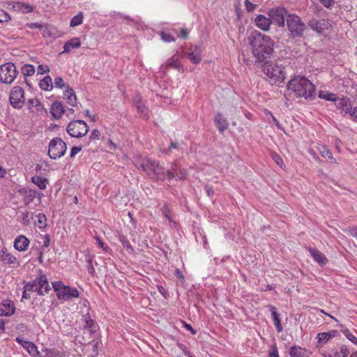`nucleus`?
Segmentation results:
<instances>
[{"mask_svg":"<svg viewBox=\"0 0 357 357\" xmlns=\"http://www.w3.org/2000/svg\"><path fill=\"white\" fill-rule=\"evenodd\" d=\"M318 149L322 157L328 158V159H331L332 162L335 163L336 162V160L333 158L331 152L325 146L321 145L318 148Z\"/></svg>","mask_w":357,"mask_h":357,"instance_id":"f704fd0d","label":"nucleus"},{"mask_svg":"<svg viewBox=\"0 0 357 357\" xmlns=\"http://www.w3.org/2000/svg\"><path fill=\"white\" fill-rule=\"evenodd\" d=\"M84 19V15L82 12H79L75 16H74L70 23L71 27H75L82 24Z\"/></svg>","mask_w":357,"mask_h":357,"instance_id":"72a5a7b5","label":"nucleus"},{"mask_svg":"<svg viewBox=\"0 0 357 357\" xmlns=\"http://www.w3.org/2000/svg\"><path fill=\"white\" fill-rule=\"evenodd\" d=\"M37 70H38V74L43 75L45 73L49 72L50 69H49L48 66H47L39 65L38 66Z\"/></svg>","mask_w":357,"mask_h":357,"instance_id":"6e6d98bb","label":"nucleus"},{"mask_svg":"<svg viewBox=\"0 0 357 357\" xmlns=\"http://www.w3.org/2000/svg\"><path fill=\"white\" fill-rule=\"evenodd\" d=\"M343 334L354 344L357 345V337H356L348 329L342 330Z\"/></svg>","mask_w":357,"mask_h":357,"instance_id":"49530a36","label":"nucleus"},{"mask_svg":"<svg viewBox=\"0 0 357 357\" xmlns=\"http://www.w3.org/2000/svg\"><path fill=\"white\" fill-rule=\"evenodd\" d=\"M319 98L334 102L337 99L336 95L335 93H329L328 91H320L319 93Z\"/></svg>","mask_w":357,"mask_h":357,"instance_id":"e433bc0d","label":"nucleus"},{"mask_svg":"<svg viewBox=\"0 0 357 357\" xmlns=\"http://www.w3.org/2000/svg\"><path fill=\"white\" fill-rule=\"evenodd\" d=\"M309 26L317 33H322L328 29L330 24L328 21L326 20H311L309 22Z\"/></svg>","mask_w":357,"mask_h":357,"instance_id":"f8f14e48","label":"nucleus"},{"mask_svg":"<svg viewBox=\"0 0 357 357\" xmlns=\"http://www.w3.org/2000/svg\"><path fill=\"white\" fill-rule=\"evenodd\" d=\"M19 74L13 63L8 62L0 66V82L6 84H11Z\"/></svg>","mask_w":357,"mask_h":357,"instance_id":"0eeeda50","label":"nucleus"},{"mask_svg":"<svg viewBox=\"0 0 357 357\" xmlns=\"http://www.w3.org/2000/svg\"><path fill=\"white\" fill-rule=\"evenodd\" d=\"M52 287L59 300H68L77 298L79 296V293L76 288L66 286L60 281L52 282Z\"/></svg>","mask_w":357,"mask_h":357,"instance_id":"423d86ee","label":"nucleus"},{"mask_svg":"<svg viewBox=\"0 0 357 357\" xmlns=\"http://www.w3.org/2000/svg\"><path fill=\"white\" fill-rule=\"evenodd\" d=\"M188 31L186 29H182L181 30L180 34L178 35V37L181 38H187L188 36Z\"/></svg>","mask_w":357,"mask_h":357,"instance_id":"e2e57ef3","label":"nucleus"},{"mask_svg":"<svg viewBox=\"0 0 357 357\" xmlns=\"http://www.w3.org/2000/svg\"><path fill=\"white\" fill-rule=\"evenodd\" d=\"M29 347L27 349L28 353L34 357H39L40 356V352L38 350L37 347L32 343L31 344H29Z\"/></svg>","mask_w":357,"mask_h":357,"instance_id":"a18cd8bd","label":"nucleus"},{"mask_svg":"<svg viewBox=\"0 0 357 357\" xmlns=\"http://www.w3.org/2000/svg\"><path fill=\"white\" fill-rule=\"evenodd\" d=\"M335 331H331L327 333H318L317 338L319 339V342L322 344L326 343L330 339L335 336Z\"/></svg>","mask_w":357,"mask_h":357,"instance_id":"c85d7f7f","label":"nucleus"},{"mask_svg":"<svg viewBox=\"0 0 357 357\" xmlns=\"http://www.w3.org/2000/svg\"><path fill=\"white\" fill-rule=\"evenodd\" d=\"M10 105L15 109H21L24 103V91L22 87L15 86L10 94Z\"/></svg>","mask_w":357,"mask_h":357,"instance_id":"9d476101","label":"nucleus"},{"mask_svg":"<svg viewBox=\"0 0 357 357\" xmlns=\"http://www.w3.org/2000/svg\"><path fill=\"white\" fill-rule=\"evenodd\" d=\"M29 240L23 235L17 237L14 241V248L20 252L25 251L28 248Z\"/></svg>","mask_w":357,"mask_h":357,"instance_id":"dca6fc26","label":"nucleus"},{"mask_svg":"<svg viewBox=\"0 0 357 357\" xmlns=\"http://www.w3.org/2000/svg\"><path fill=\"white\" fill-rule=\"evenodd\" d=\"M82 150V147L74 146L71 149L70 157L73 158L77 153Z\"/></svg>","mask_w":357,"mask_h":357,"instance_id":"bf43d9fd","label":"nucleus"},{"mask_svg":"<svg viewBox=\"0 0 357 357\" xmlns=\"http://www.w3.org/2000/svg\"><path fill=\"white\" fill-rule=\"evenodd\" d=\"M10 17L8 13L3 10L0 9V23L8 22Z\"/></svg>","mask_w":357,"mask_h":357,"instance_id":"09e8293b","label":"nucleus"},{"mask_svg":"<svg viewBox=\"0 0 357 357\" xmlns=\"http://www.w3.org/2000/svg\"><path fill=\"white\" fill-rule=\"evenodd\" d=\"M168 67H171V68H180V63L179 62L177 61V59H171L170 61H169V62L167 63V66L166 68H168Z\"/></svg>","mask_w":357,"mask_h":357,"instance_id":"603ef678","label":"nucleus"},{"mask_svg":"<svg viewBox=\"0 0 357 357\" xmlns=\"http://www.w3.org/2000/svg\"><path fill=\"white\" fill-rule=\"evenodd\" d=\"M245 6L246 10L248 12L252 11L256 7V5H255L252 2L249 1L248 0L245 1Z\"/></svg>","mask_w":357,"mask_h":357,"instance_id":"4d7b16f0","label":"nucleus"},{"mask_svg":"<svg viewBox=\"0 0 357 357\" xmlns=\"http://www.w3.org/2000/svg\"><path fill=\"white\" fill-rule=\"evenodd\" d=\"M351 116L353 117V119L357 121V107H355L352 112L351 113Z\"/></svg>","mask_w":357,"mask_h":357,"instance_id":"774afa93","label":"nucleus"},{"mask_svg":"<svg viewBox=\"0 0 357 357\" xmlns=\"http://www.w3.org/2000/svg\"><path fill=\"white\" fill-rule=\"evenodd\" d=\"M12 9L15 11L28 13L33 11V7L29 4L21 2H15L12 6Z\"/></svg>","mask_w":357,"mask_h":357,"instance_id":"aec40b11","label":"nucleus"},{"mask_svg":"<svg viewBox=\"0 0 357 357\" xmlns=\"http://www.w3.org/2000/svg\"><path fill=\"white\" fill-rule=\"evenodd\" d=\"M161 38L162 39V40L167 43H171L175 40L174 36H172L170 33L166 32L161 33Z\"/></svg>","mask_w":357,"mask_h":357,"instance_id":"8fccbe9b","label":"nucleus"},{"mask_svg":"<svg viewBox=\"0 0 357 357\" xmlns=\"http://www.w3.org/2000/svg\"><path fill=\"white\" fill-rule=\"evenodd\" d=\"M309 252L311 255V256L313 257V259L320 265L324 266L328 262L327 258L325 257V255L321 253L320 251H319L317 249L314 248H310Z\"/></svg>","mask_w":357,"mask_h":357,"instance_id":"f3484780","label":"nucleus"},{"mask_svg":"<svg viewBox=\"0 0 357 357\" xmlns=\"http://www.w3.org/2000/svg\"><path fill=\"white\" fill-rule=\"evenodd\" d=\"M287 11L282 7L273 8L268 13L272 23L277 24L279 26H284L285 24V19L287 18Z\"/></svg>","mask_w":357,"mask_h":357,"instance_id":"9b49d317","label":"nucleus"},{"mask_svg":"<svg viewBox=\"0 0 357 357\" xmlns=\"http://www.w3.org/2000/svg\"><path fill=\"white\" fill-rule=\"evenodd\" d=\"M135 165L137 167H141L152 179L164 180L167 178V170L154 160L144 158L136 161Z\"/></svg>","mask_w":357,"mask_h":357,"instance_id":"7ed1b4c3","label":"nucleus"},{"mask_svg":"<svg viewBox=\"0 0 357 357\" xmlns=\"http://www.w3.org/2000/svg\"><path fill=\"white\" fill-rule=\"evenodd\" d=\"M177 345H178V348L184 352L185 355H186L189 357H192L190 356V351L187 350V348L184 344H183L181 343H178Z\"/></svg>","mask_w":357,"mask_h":357,"instance_id":"13d9d810","label":"nucleus"},{"mask_svg":"<svg viewBox=\"0 0 357 357\" xmlns=\"http://www.w3.org/2000/svg\"><path fill=\"white\" fill-rule=\"evenodd\" d=\"M179 169V166L176 162H174L172 164L171 167L169 170H171L172 172L176 173Z\"/></svg>","mask_w":357,"mask_h":357,"instance_id":"0e129e2a","label":"nucleus"},{"mask_svg":"<svg viewBox=\"0 0 357 357\" xmlns=\"http://www.w3.org/2000/svg\"><path fill=\"white\" fill-rule=\"evenodd\" d=\"M64 95L66 98L67 102L70 105H71V106L76 105L77 97H76L74 90L71 87H69V86L66 87V89L64 92Z\"/></svg>","mask_w":357,"mask_h":357,"instance_id":"4be33fe9","label":"nucleus"},{"mask_svg":"<svg viewBox=\"0 0 357 357\" xmlns=\"http://www.w3.org/2000/svg\"><path fill=\"white\" fill-rule=\"evenodd\" d=\"M335 104L336 107L341 110V112L344 114H347L350 112L352 108L351 102L348 98H337Z\"/></svg>","mask_w":357,"mask_h":357,"instance_id":"ddd939ff","label":"nucleus"},{"mask_svg":"<svg viewBox=\"0 0 357 357\" xmlns=\"http://www.w3.org/2000/svg\"><path fill=\"white\" fill-rule=\"evenodd\" d=\"M81 43L78 38H71L65 43L63 52H69L72 49L79 47Z\"/></svg>","mask_w":357,"mask_h":357,"instance_id":"5701e85b","label":"nucleus"},{"mask_svg":"<svg viewBox=\"0 0 357 357\" xmlns=\"http://www.w3.org/2000/svg\"><path fill=\"white\" fill-rule=\"evenodd\" d=\"M263 71L273 83L282 82L286 77L284 68L275 62L266 61L263 65Z\"/></svg>","mask_w":357,"mask_h":357,"instance_id":"20e7f679","label":"nucleus"},{"mask_svg":"<svg viewBox=\"0 0 357 357\" xmlns=\"http://www.w3.org/2000/svg\"><path fill=\"white\" fill-rule=\"evenodd\" d=\"M66 131L71 137L79 138L86 135L89 126L82 120L73 121L67 126Z\"/></svg>","mask_w":357,"mask_h":357,"instance_id":"1a4fd4ad","label":"nucleus"},{"mask_svg":"<svg viewBox=\"0 0 357 357\" xmlns=\"http://www.w3.org/2000/svg\"><path fill=\"white\" fill-rule=\"evenodd\" d=\"M205 190L206 191L208 196L212 197L213 195V190L211 187L206 185L205 187Z\"/></svg>","mask_w":357,"mask_h":357,"instance_id":"338daca9","label":"nucleus"},{"mask_svg":"<svg viewBox=\"0 0 357 357\" xmlns=\"http://www.w3.org/2000/svg\"><path fill=\"white\" fill-rule=\"evenodd\" d=\"M215 123L220 132H223L228 128V123L222 114H217L215 117Z\"/></svg>","mask_w":357,"mask_h":357,"instance_id":"412c9836","label":"nucleus"},{"mask_svg":"<svg viewBox=\"0 0 357 357\" xmlns=\"http://www.w3.org/2000/svg\"><path fill=\"white\" fill-rule=\"evenodd\" d=\"M291 357H304V351L301 347H291L289 351Z\"/></svg>","mask_w":357,"mask_h":357,"instance_id":"4c0bfd02","label":"nucleus"},{"mask_svg":"<svg viewBox=\"0 0 357 357\" xmlns=\"http://www.w3.org/2000/svg\"><path fill=\"white\" fill-rule=\"evenodd\" d=\"M100 132L98 130H93L91 135V139H98L99 137Z\"/></svg>","mask_w":357,"mask_h":357,"instance_id":"69168bd1","label":"nucleus"},{"mask_svg":"<svg viewBox=\"0 0 357 357\" xmlns=\"http://www.w3.org/2000/svg\"><path fill=\"white\" fill-rule=\"evenodd\" d=\"M0 260L5 264H14L17 259L16 258L13 256L11 254L8 252V250L6 248H3L0 253Z\"/></svg>","mask_w":357,"mask_h":357,"instance_id":"6ab92c4d","label":"nucleus"},{"mask_svg":"<svg viewBox=\"0 0 357 357\" xmlns=\"http://www.w3.org/2000/svg\"><path fill=\"white\" fill-rule=\"evenodd\" d=\"M21 72L25 77L32 76L35 73V68L33 65L25 64L22 66Z\"/></svg>","mask_w":357,"mask_h":357,"instance_id":"473e14b6","label":"nucleus"},{"mask_svg":"<svg viewBox=\"0 0 357 357\" xmlns=\"http://www.w3.org/2000/svg\"><path fill=\"white\" fill-rule=\"evenodd\" d=\"M39 86L42 90L50 91L52 89V80L50 76H45L39 84Z\"/></svg>","mask_w":357,"mask_h":357,"instance_id":"cd10ccee","label":"nucleus"},{"mask_svg":"<svg viewBox=\"0 0 357 357\" xmlns=\"http://www.w3.org/2000/svg\"><path fill=\"white\" fill-rule=\"evenodd\" d=\"M31 181L35 183L40 190H45L47 188V180L38 176H35L31 178Z\"/></svg>","mask_w":357,"mask_h":357,"instance_id":"c756f323","label":"nucleus"},{"mask_svg":"<svg viewBox=\"0 0 357 357\" xmlns=\"http://www.w3.org/2000/svg\"><path fill=\"white\" fill-rule=\"evenodd\" d=\"M119 238L124 248H130L132 250L130 242L124 236L120 235Z\"/></svg>","mask_w":357,"mask_h":357,"instance_id":"3c124183","label":"nucleus"},{"mask_svg":"<svg viewBox=\"0 0 357 357\" xmlns=\"http://www.w3.org/2000/svg\"><path fill=\"white\" fill-rule=\"evenodd\" d=\"M64 107L60 102L56 101L52 105L51 114L56 119H59L64 113Z\"/></svg>","mask_w":357,"mask_h":357,"instance_id":"a211bd4d","label":"nucleus"},{"mask_svg":"<svg viewBox=\"0 0 357 357\" xmlns=\"http://www.w3.org/2000/svg\"><path fill=\"white\" fill-rule=\"evenodd\" d=\"M29 109H32L33 107L36 108V111H40L43 109V106L40 101L37 98H31L28 101Z\"/></svg>","mask_w":357,"mask_h":357,"instance_id":"c9c22d12","label":"nucleus"},{"mask_svg":"<svg viewBox=\"0 0 357 357\" xmlns=\"http://www.w3.org/2000/svg\"><path fill=\"white\" fill-rule=\"evenodd\" d=\"M25 289L29 290V291L38 292L39 295H44L43 290L40 289L37 284V278L35 280H33L31 283H27L25 285Z\"/></svg>","mask_w":357,"mask_h":357,"instance_id":"7c9ffc66","label":"nucleus"},{"mask_svg":"<svg viewBox=\"0 0 357 357\" xmlns=\"http://www.w3.org/2000/svg\"><path fill=\"white\" fill-rule=\"evenodd\" d=\"M188 57L192 63L195 64L199 63L202 59L201 50L196 47L193 51L189 53Z\"/></svg>","mask_w":357,"mask_h":357,"instance_id":"a878e982","label":"nucleus"},{"mask_svg":"<svg viewBox=\"0 0 357 357\" xmlns=\"http://www.w3.org/2000/svg\"><path fill=\"white\" fill-rule=\"evenodd\" d=\"M29 27L31 29L38 28L42 29L44 35H48L50 36L52 35V28L47 25H43L39 23H31Z\"/></svg>","mask_w":357,"mask_h":357,"instance_id":"2f4dec72","label":"nucleus"},{"mask_svg":"<svg viewBox=\"0 0 357 357\" xmlns=\"http://www.w3.org/2000/svg\"><path fill=\"white\" fill-rule=\"evenodd\" d=\"M268 307L271 312L273 323L278 332H281L282 331V326L281 325L280 319L279 318V314L276 312V310L273 306L270 305Z\"/></svg>","mask_w":357,"mask_h":357,"instance_id":"b1692460","label":"nucleus"},{"mask_svg":"<svg viewBox=\"0 0 357 357\" xmlns=\"http://www.w3.org/2000/svg\"><path fill=\"white\" fill-rule=\"evenodd\" d=\"M248 40L257 61L263 62L271 58L275 43L270 36L255 31L248 37Z\"/></svg>","mask_w":357,"mask_h":357,"instance_id":"f257e3e1","label":"nucleus"},{"mask_svg":"<svg viewBox=\"0 0 357 357\" xmlns=\"http://www.w3.org/2000/svg\"><path fill=\"white\" fill-rule=\"evenodd\" d=\"M98 328L97 324L93 321H87L86 324L84 325V328L89 332V333H93L96 331Z\"/></svg>","mask_w":357,"mask_h":357,"instance_id":"a19ab883","label":"nucleus"},{"mask_svg":"<svg viewBox=\"0 0 357 357\" xmlns=\"http://www.w3.org/2000/svg\"><path fill=\"white\" fill-rule=\"evenodd\" d=\"M86 261H87L88 263V265H87V271L89 272V273L90 275H91L92 276L94 275L95 274V268L93 266V264H92V261H93V258L91 256L89 255L86 257Z\"/></svg>","mask_w":357,"mask_h":357,"instance_id":"c03bdc74","label":"nucleus"},{"mask_svg":"<svg viewBox=\"0 0 357 357\" xmlns=\"http://www.w3.org/2000/svg\"><path fill=\"white\" fill-rule=\"evenodd\" d=\"M54 86L56 88L62 89L65 86L63 79L60 77H57L54 79Z\"/></svg>","mask_w":357,"mask_h":357,"instance_id":"864d4df0","label":"nucleus"},{"mask_svg":"<svg viewBox=\"0 0 357 357\" xmlns=\"http://www.w3.org/2000/svg\"><path fill=\"white\" fill-rule=\"evenodd\" d=\"M320 3L326 8H330L335 3L334 0H319Z\"/></svg>","mask_w":357,"mask_h":357,"instance_id":"5fc2aeb1","label":"nucleus"},{"mask_svg":"<svg viewBox=\"0 0 357 357\" xmlns=\"http://www.w3.org/2000/svg\"><path fill=\"white\" fill-rule=\"evenodd\" d=\"M15 312V306L10 301H4L0 304V316L8 317Z\"/></svg>","mask_w":357,"mask_h":357,"instance_id":"2eb2a0df","label":"nucleus"},{"mask_svg":"<svg viewBox=\"0 0 357 357\" xmlns=\"http://www.w3.org/2000/svg\"><path fill=\"white\" fill-rule=\"evenodd\" d=\"M271 158L275 161V162L281 168H284L285 166L283 163L282 159L281 157L276 153H271Z\"/></svg>","mask_w":357,"mask_h":357,"instance_id":"de8ad7c7","label":"nucleus"},{"mask_svg":"<svg viewBox=\"0 0 357 357\" xmlns=\"http://www.w3.org/2000/svg\"><path fill=\"white\" fill-rule=\"evenodd\" d=\"M67 149L66 144L59 137H54L49 143L48 155L52 159L64 155Z\"/></svg>","mask_w":357,"mask_h":357,"instance_id":"6e6552de","label":"nucleus"},{"mask_svg":"<svg viewBox=\"0 0 357 357\" xmlns=\"http://www.w3.org/2000/svg\"><path fill=\"white\" fill-rule=\"evenodd\" d=\"M286 21L291 37L299 38L303 36L306 26L299 16L294 14L288 15Z\"/></svg>","mask_w":357,"mask_h":357,"instance_id":"39448f33","label":"nucleus"},{"mask_svg":"<svg viewBox=\"0 0 357 357\" xmlns=\"http://www.w3.org/2000/svg\"><path fill=\"white\" fill-rule=\"evenodd\" d=\"M137 107L138 112H139V114H141V116L144 119H148L149 118V111H148V109L144 105H142V104H141L139 102L137 105Z\"/></svg>","mask_w":357,"mask_h":357,"instance_id":"79ce46f5","label":"nucleus"},{"mask_svg":"<svg viewBox=\"0 0 357 357\" xmlns=\"http://www.w3.org/2000/svg\"><path fill=\"white\" fill-rule=\"evenodd\" d=\"M37 217V222L36 225L38 227L39 229H44L46 227L47 224V218L45 214L43 213H39L36 215Z\"/></svg>","mask_w":357,"mask_h":357,"instance_id":"ea45409f","label":"nucleus"},{"mask_svg":"<svg viewBox=\"0 0 357 357\" xmlns=\"http://www.w3.org/2000/svg\"><path fill=\"white\" fill-rule=\"evenodd\" d=\"M50 243V236L48 234H46L44 236V242H43V247L47 248L49 247Z\"/></svg>","mask_w":357,"mask_h":357,"instance_id":"680f3d73","label":"nucleus"},{"mask_svg":"<svg viewBox=\"0 0 357 357\" xmlns=\"http://www.w3.org/2000/svg\"><path fill=\"white\" fill-rule=\"evenodd\" d=\"M186 171L185 169H178L177 172L174 173L171 170H167V178L171 180L174 178H178L180 180L185 179Z\"/></svg>","mask_w":357,"mask_h":357,"instance_id":"bb28decb","label":"nucleus"},{"mask_svg":"<svg viewBox=\"0 0 357 357\" xmlns=\"http://www.w3.org/2000/svg\"><path fill=\"white\" fill-rule=\"evenodd\" d=\"M256 26L263 31L269 30L270 25L272 23L270 17H266L264 15H259L255 19Z\"/></svg>","mask_w":357,"mask_h":357,"instance_id":"4468645a","label":"nucleus"},{"mask_svg":"<svg viewBox=\"0 0 357 357\" xmlns=\"http://www.w3.org/2000/svg\"><path fill=\"white\" fill-rule=\"evenodd\" d=\"M267 114H268L272 119L273 121L275 124V126L278 127V128L282 130L281 125L279 123L278 121L275 119V117L273 115L272 113L267 112Z\"/></svg>","mask_w":357,"mask_h":357,"instance_id":"052dcab7","label":"nucleus"},{"mask_svg":"<svg viewBox=\"0 0 357 357\" xmlns=\"http://www.w3.org/2000/svg\"><path fill=\"white\" fill-rule=\"evenodd\" d=\"M289 90L294 91L297 96L312 100L314 97V85L306 77H296L287 84Z\"/></svg>","mask_w":357,"mask_h":357,"instance_id":"f03ea898","label":"nucleus"},{"mask_svg":"<svg viewBox=\"0 0 357 357\" xmlns=\"http://www.w3.org/2000/svg\"><path fill=\"white\" fill-rule=\"evenodd\" d=\"M37 284L39 286L40 289L43 290V294H47L50 290V287L47 282V280L45 275H42L39 278H37Z\"/></svg>","mask_w":357,"mask_h":357,"instance_id":"393cba45","label":"nucleus"},{"mask_svg":"<svg viewBox=\"0 0 357 357\" xmlns=\"http://www.w3.org/2000/svg\"><path fill=\"white\" fill-rule=\"evenodd\" d=\"M349 354V350L347 349V347L344 345H342L340 347V349L339 351H337L334 354L333 357H347Z\"/></svg>","mask_w":357,"mask_h":357,"instance_id":"37998d69","label":"nucleus"},{"mask_svg":"<svg viewBox=\"0 0 357 357\" xmlns=\"http://www.w3.org/2000/svg\"><path fill=\"white\" fill-rule=\"evenodd\" d=\"M163 215L169 220L170 227H175L176 222L172 220L170 210L167 205H164L162 208Z\"/></svg>","mask_w":357,"mask_h":357,"instance_id":"58836bf2","label":"nucleus"}]
</instances>
